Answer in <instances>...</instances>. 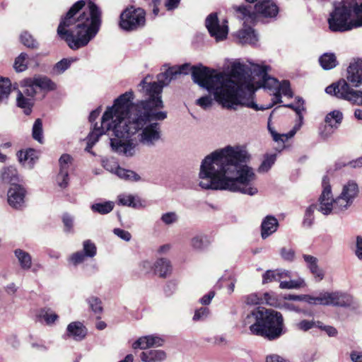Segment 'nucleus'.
Instances as JSON below:
<instances>
[{
  "label": "nucleus",
  "mask_w": 362,
  "mask_h": 362,
  "mask_svg": "<svg viewBox=\"0 0 362 362\" xmlns=\"http://www.w3.org/2000/svg\"><path fill=\"white\" fill-rule=\"evenodd\" d=\"M146 99L139 100L130 110L128 117L119 121L112 129L110 147L112 151L126 157L135 155L136 141L132 136L141 132L139 141L151 147L161 138L160 125L158 121L167 118V112L160 111L164 105L160 87L153 85L148 92H143Z\"/></svg>",
  "instance_id": "1"
},
{
  "label": "nucleus",
  "mask_w": 362,
  "mask_h": 362,
  "mask_svg": "<svg viewBox=\"0 0 362 362\" xmlns=\"http://www.w3.org/2000/svg\"><path fill=\"white\" fill-rule=\"evenodd\" d=\"M247 151L240 146H227L204 158L200 165L199 186L204 189L228 190L253 196L256 175L247 165Z\"/></svg>",
  "instance_id": "2"
},
{
  "label": "nucleus",
  "mask_w": 362,
  "mask_h": 362,
  "mask_svg": "<svg viewBox=\"0 0 362 362\" xmlns=\"http://www.w3.org/2000/svg\"><path fill=\"white\" fill-rule=\"evenodd\" d=\"M250 72L248 66L240 62L232 64L230 74L206 66L194 67L192 80L213 93L214 100L223 107L236 110L234 104L239 103L238 98H247L255 95Z\"/></svg>",
  "instance_id": "3"
},
{
  "label": "nucleus",
  "mask_w": 362,
  "mask_h": 362,
  "mask_svg": "<svg viewBox=\"0 0 362 362\" xmlns=\"http://www.w3.org/2000/svg\"><path fill=\"white\" fill-rule=\"evenodd\" d=\"M76 2L62 18L57 28L58 35L69 48L77 50L86 47L95 37L101 24V11L90 0Z\"/></svg>",
  "instance_id": "4"
},
{
  "label": "nucleus",
  "mask_w": 362,
  "mask_h": 362,
  "mask_svg": "<svg viewBox=\"0 0 362 362\" xmlns=\"http://www.w3.org/2000/svg\"><path fill=\"white\" fill-rule=\"evenodd\" d=\"M250 332L269 341L276 340L285 333L284 318L281 313L258 307L248 313L243 320Z\"/></svg>",
  "instance_id": "5"
},
{
  "label": "nucleus",
  "mask_w": 362,
  "mask_h": 362,
  "mask_svg": "<svg viewBox=\"0 0 362 362\" xmlns=\"http://www.w3.org/2000/svg\"><path fill=\"white\" fill-rule=\"evenodd\" d=\"M327 22L329 30L334 33L362 27V0H343L334 4Z\"/></svg>",
  "instance_id": "6"
},
{
  "label": "nucleus",
  "mask_w": 362,
  "mask_h": 362,
  "mask_svg": "<svg viewBox=\"0 0 362 362\" xmlns=\"http://www.w3.org/2000/svg\"><path fill=\"white\" fill-rule=\"evenodd\" d=\"M323 190L319 197V211L324 215L329 214L333 210L339 213L348 209L358 196L359 187L356 181L350 180L342 187L340 194L334 199L332 197L331 186L327 176L322 179Z\"/></svg>",
  "instance_id": "7"
},
{
  "label": "nucleus",
  "mask_w": 362,
  "mask_h": 362,
  "mask_svg": "<svg viewBox=\"0 0 362 362\" xmlns=\"http://www.w3.org/2000/svg\"><path fill=\"white\" fill-rule=\"evenodd\" d=\"M235 16L247 23H255L257 14L266 18H275L279 13V7L272 0H263L257 2L255 6V12L251 11V6L245 5L233 6Z\"/></svg>",
  "instance_id": "8"
},
{
  "label": "nucleus",
  "mask_w": 362,
  "mask_h": 362,
  "mask_svg": "<svg viewBox=\"0 0 362 362\" xmlns=\"http://www.w3.org/2000/svg\"><path fill=\"white\" fill-rule=\"evenodd\" d=\"M134 93L132 91H127L120 95L114 103L112 107L108 108L102 117V126L107 125V129H113L114 126L119 123L122 119L128 117V114L136 103L129 106V103L133 99Z\"/></svg>",
  "instance_id": "9"
},
{
  "label": "nucleus",
  "mask_w": 362,
  "mask_h": 362,
  "mask_svg": "<svg viewBox=\"0 0 362 362\" xmlns=\"http://www.w3.org/2000/svg\"><path fill=\"white\" fill-rule=\"evenodd\" d=\"M202 64L199 66H191L189 64L185 63L178 66H171L167 69L163 73H160L157 76V82L147 83L146 79H143L139 86L141 87L140 90L142 92H148V88L153 85H156L160 88L161 92L163 88L168 86L172 80L176 79L178 75L188 74L190 71L192 74L194 67H202Z\"/></svg>",
  "instance_id": "10"
},
{
  "label": "nucleus",
  "mask_w": 362,
  "mask_h": 362,
  "mask_svg": "<svg viewBox=\"0 0 362 362\" xmlns=\"http://www.w3.org/2000/svg\"><path fill=\"white\" fill-rule=\"evenodd\" d=\"M146 24V12L143 8L129 6L120 14L119 26L130 32L143 28Z\"/></svg>",
  "instance_id": "11"
},
{
  "label": "nucleus",
  "mask_w": 362,
  "mask_h": 362,
  "mask_svg": "<svg viewBox=\"0 0 362 362\" xmlns=\"http://www.w3.org/2000/svg\"><path fill=\"white\" fill-rule=\"evenodd\" d=\"M327 94L335 95L340 99L346 100L354 103H357L356 90L351 88L347 81L344 79H340L337 83H333L325 88Z\"/></svg>",
  "instance_id": "12"
},
{
  "label": "nucleus",
  "mask_w": 362,
  "mask_h": 362,
  "mask_svg": "<svg viewBox=\"0 0 362 362\" xmlns=\"http://www.w3.org/2000/svg\"><path fill=\"white\" fill-rule=\"evenodd\" d=\"M323 305L354 308L356 303L352 296L342 291L324 292Z\"/></svg>",
  "instance_id": "13"
},
{
  "label": "nucleus",
  "mask_w": 362,
  "mask_h": 362,
  "mask_svg": "<svg viewBox=\"0 0 362 362\" xmlns=\"http://www.w3.org/2000/svg\"><path fill=\"white\" fill-rule=\"evenodd\" d=\"M205 25L210 35L217 41L226 38L228 32V26L225 24L221 25L219 23L216 13H211L206 17Z\"/></svg>",
  "instance_id": "14"
},
{
  "label": "nucleus",
  "mask_w": 362,
  "mask_h": 362,
  "mask_svg": "<svg viewBox=\"0 0 362 362\" xmlns=\"http://www.w3.org/2000/svg\"><path fill=\"white\" fill-rule=\"evenodd\" d=\"M25 194L26 190L22 185L12 183L7 193L8 204L16 209H23L25 206Z\"/></svg>",
  "instance_id": "15"
},
{
  "label": "nucleus",
  "mask_w": 362,
  "mask_h": 362,
  "mask_svg": "<svg viewBox=\"0 0 362 362\" xmlns=\"http://www.w3.org/2000/svg\"><path fill=\"white\" fill-rule=\"evenodd\" d=\"M347 81L354 87L362 84V60L351 62L347 69Z\"/></svg>",
  "instance_id": "16"
},
{
  "label": "nucleus",
  "mask_w": 362,
  "mask_h": 362,
  "mask_svg": "<svg viewBox=\"0 0 362 362\" xmlns=\"http://www.w3.org/2000/svg\"><path fill=\"white\" fill-rule=\"evenodd\" d=\"M269 66H259L256 65L254 71L259 76L262 77V86L264 88L269 90L277 89L279 86V81L274 77H271L268 74V70Z\"/></svg>",
  "instance_id": "17"
},
{
  "label": "nucleus",
  "mask_w": 362,
  "mask_h": 362,
  "mask_svg": "<svg viewBox=\"0 0 362 362\" xmlns=\"http://www.w3.org/2000/svg\"><path fill=\"white\" fill-rule=\"evenodd\" d=\"M163 344V339L158 336L148 335L140 337L133 344L134 349H146L151 346H160Z\"/></svg>",
  "instance_id": "18"
},
{
  "label": "nucleus",
  "mask_w": 362,
  "mask_h": 362,
  "mask_svg": "<svg viewBox=\"0 0 362 362\" xmlns=\"http://www.w3.org/2000/svg\"><path fill=\"white\" fill-rule=\"evenodd\" d=\"M278 226V220L274 216H267L261 224V236L262 239H266L276 232Z\"/></svg>",
  "instance_id": "19"
},
{
  "label": "nucleus",
  "mask_w": 362,
  "mask_h": 362,
  "mask_svg": "<svg viewBox=\"0 0 362 362\" xmlns=\"http://www.w3.org/2000/svg\"><path fill=\"white\" fill-rule=\"evenodd\" d=\"M110 131H112V129H107V125H104L103 127V126H102V122L100 123V126H98V123H95L93 131L90 132L87 136V145L86 147V151L88 152H91V148L98 141L99 137Z\"/></svg>",
  "instance_id": "20"
},
{
  "label": "nucleus",
  "mask_w": 362,
  "mask_h": 362,
  "mask_svg": "<svg viewBox=\"0 0 362 362\" xmlns=\"http://www.w3.org/2000/svg\"><path fill=\"white\" fill-rule=\"evenodd\" d=\"M67 335L73 337L76 341H81L85 338L87 329L80 322H71L66 328Z\"/></svg>",
  "instance_id": "21"
},
{
  "label": "nucleus",
  "mask_w": 362,
  "mask_h": 362,
  "mask_svg": "<svg viewBox=\"0 0 362 362\" xmlns=\"http://www.w3.org/2000/svg\"><path fill=\"white\" fill-rule=\"evenodd\" d=\"M172 265L166 258L158 259L153 264V273L161 278H166L172 272Z\"/></svg>",
  "instance_id": "22"
},
{
  "label": "nucleus",
  "mask_w": 362,
  "mask_h": 362,
  "mask_svg": "<svg viewBox=\"0 0 362 362\" xmlns=\"http://www.w3.org/2000/svg\"><path fill=\"white\" fill-rule=\"evenodd\" d=\"M303 257L307 264V267L317 281L323 279L325 274L317 265V259L310 255H303Z\"/></svg>",
  "instance_id": "23"
},
{
  "label": "nucleus",
  "mask_w": 362,
  "mask_h": 362,
  "mask_svg": "<svg viewBox=\"0 0 362 362\" xmlns=\"http://www.w3.org/2000/svg\"><path fill=\"white\" fill-rule=\"evenodd\" d=\"M165 358L166 354L162 350H147L141 354V359L144 362H160Z\"/></svg>",
  "instance_id": "24"
},
{
  "label": "nucleus",
  "mask_w": 362,
  "mask_h": 362,
  "mask_svg": "<svg viewBox=\"0 0 362 362\" xmlns=\"http://www.w3.org/2000/svg\"><path fill=\"white\" fill-rule=\"evenodd\" d=\"M238 37L242 44L255 45L258 40L255 30L251 27L239 30Z\"/></svg>",
  "instance_id": "25"
},
{
  "label": "nucleus",
  "mask_w": 362,
  "mask_h": 362,
  "mask_svg": "<svg viewBox=\"0 0 362 362\" xmlns=\"http://www.w3.org/2000/svg\"><path fill=\"white\" fill-rule=\"evenodd\" d=\"M319 63L325 70H330L338 65L337 57L334 53L326 52L319 58Z\"/></svg>",
  "instance_id": "26"
},
{
  "label": "nucleus",
  "mask_w": 362,
  "mask_h": 362,
  "mask_svg": "<svg viewBox=\"0 0 362 362\" xmlns=\"http://www.w3.org/2000/svg\"><path fill=\"white\" fill-rule=\"evenodd\" d=\"M33 79L32 83H34L38 90L50 91L57 88V85L47 76L33 77Z\"/></svg>",
  "instance_id": "27"
},
{
  "label": "nucleus",
  "mask_w": 362,
  "mask_h": 362,
  "mask_svg": "<svg viewBox=\"0 0 362 362\" xmlns=\"http://www.w3.org/2000/svg\"><path fill=\"white\" fill-rule=\"evenodd\" d=\"M342 119L343 114L341 112L333 110L326 115L325 122L330 129H337L341 123Z\"/></svg>",
  "instance_id": "28"
},
{
  "label": "nucleus",
  "mask_w": 362,
  "mask_h": 362,
  "mask_svg": "<svg viewBox=\"0 0 362 362\" xmlns=\"http://www.w3.org/2000/svg\"><path fill=\"white\" fill-rule=\"evenodd\" d=\"M33 104V98L26 97V95H23L21 91H18L17 95V105L19 107L23 109L25 115H28L30 114Z\"/></svg>",
  "instance_id": "29"
},
{
  "label": "nucleus",
  "mask_w": 362,
  "mask_h": 362,
  "mask_svg": "<svg viewBox=\"0 0 362 362\" xmlns=\"http://www.w3.org/2000/svg\"><path fill=\"white\" fill-rule=\"evenodd\" d=\"M14 254L23 269L28 270L30 269L32 266V257L28 252L21 249H16L14 251Z\"/></svg>",
  "instance_id": "30"
},
{
  "label": "nucleus",
  "mask_w": 362,
  "mask_h": 362,
  "mask_svg": "<svg viewBox=\"0 0 362 362\" xmlns=\"http://www.w3.org/2000/svg\"><path fill=\"white\" fill-rule=\"evenodd\" d=\"M115 174L121 179L131 182H139L141 180V177L136 172L122 168L117 166L115 170Z\"/></svg>",
  "instance_id": "31"
},
{
  "label": "nucleus",
  "mask_w": 362,
  "mask_h": 362,
  "mask_svg": "<svg viewBox=\"0 0 362 362\" xmlns=\"http://www.w3.org/2000/svg\"><path fill=\"white\" fill-rule=\"evenodd\" d=\"M254 98V95L250 98H238V100L239 103L234 104V107L236 108L237 105L245 106L250 108H252L255 110H264L272 107V105L269 104L267 106L261 105L259 106L254 101L251 100Z\"/></svg>",
  "instance_id": "32"
},
{
  "label": "nucleus",
  "mask_w": 362,
  "mask_h": 362,
  "mask_svg": "<svg viewBox=\"0 0 362 362\" xmlns=\"http://www.w3.org/2000/svg\"><path fill=\"white\" fill-rule=\"evenodd\" d=\"M114 202L107 201L103 203H95L91 205L90 209L93 212L100 214H107L114 209Z\"/></svg>",
  "instance_id": "33"
},
{
  "label": "nucleus",
  "mask_w": 362,
  "mask_h": 362,
  "mask_svg": "<svg viewBox=\"0 0 362 362\" xmlns=\"http://www.w3.org/2000/svg\"><path fill=\"white\" fill-rule=\"evenodd\" d=\"M320 208V204H313L309 206L305 212L303 221V225L305 227H311L314 223V212L315 210L319 211Z\"/></svg>",
  "instance_id": "34"
},
{
  "label": "nucleus",
  "mask_w": 362,
  "mask_h": 362,
  "mask_svg": "<svg viewBox=\"0 0 362 362\" xmlns=\"http://www.w3.org/2000/svg\"><path fill=\"white\" fill-rule=\"evenodd\" d=\"M33 81H34L33 78H25L23 81V87L24 88L23 93L27 97H30L33 99L37 94L38 89L34 83H32Z\"/></svg>",
  "instance_id": "35"
},
{
  "label": "nucleus",
  "mask_w": 362,
  "mask_h": 362,
  "mask_svg": "<svg viewBox=\"0 0 362 362\" xmlns=\"http://www.w3.org/2000/svg\"><path fill=\"white\" fill-rule=\"evenodd\" d=\"M304 103H305L304 100L301 97L298 96L296 98V103L295 104H293V103L286 104V105H283L281 107H288V108L293 110V111H295L296 115L299 117L300 119H303L302 112L305 110V107H304Z\"/></svg>",
  "instance_id": "36"
},
{
  "label": "nucleus",
  "mask_w": 362,
  "mask_h": 362,
  "mask_svg": "<svg viewBox=\"0 0 362 362\" xmlns=\"http://www.w3.org/2000/svg\"><path fill=\"white\" fill-rule=\"evenodd\" d=\"M32 136L35 141L40 144L43 143L42 121L40 118L37 119L33 124Z\"/></svg>",
  "instance_id": "37"
},
{
  "label": "nucleus",
  "mask_w": 362,
  "mask_h": 362,
  "mask_svg": "<svg viewBox=\"0 0 362 362\" xmlns=\"http://www.w3.org/2000/svg\"><path fill=\"white\" fill-rule=\"evenodd\" d=\"M20 40L21 43L25 47L31 49L38 48L39 44L34 39L33 35L27 31H23L20 35Z\"/></svg>",
  "instance_id": "38"
},
{
  "label": "nucleus",
  "mask_w": 362,
  "mask_h": 362,
  "mask_svg": "<svg viewBox=\"0 0 362 362\" xmlns=\"http://www.w3.org/2000/svg\"><path fill=\"white\" fill-rule=\"evenodd\" d=\"M2 180L4 182L11 183V185L16 183V182L18 181L16 169L11 166L5 168L2 173Z\"/></svg>",
  "instance_id": "39"
},
{
  "label": "nucleus",
  "mask_w": 362,
  "mask_h": 362,
  "mask_svg": "<svg viewBox=\"0 0 362 362\" xmlns=\"http://www.w3.org/2000/svg\"><path fill=\"white\" fill-rule=\"evenodd\" d=\"M11 83L8 78H0V103L7 98L11 93Z\"/></svg>",
  "instance_id": "40"
},
{
  "label": "nucleus",
  "mask_w": 362,
  "mask_h": 362,
  "mask_svg": "<svg viewBox=\"0 0 362 362\" xmlns=\"http://www.w3.org/2000/svg\"><path fill=\"white\" fill-rule=\"evenodd\" d=\"M85 255L88 258H93L96 255L97 247L90 240H86L83 243V250Z\"/></svg>",
  "instance_id": "41"
},
{
  "label": "nucleus",
  "mask_w": 362,
  "mask_h": 362,
  "mask_svg": "<svg viewBox=\"0 0 362 362\" xmlns=\"http://www.w3.org/2000/svg\"><path fill=\"white\" fill-rule=\"evenodd\" d=\"M276 155L275 154H271V155H267L259 165L258 168L259 173H266L267 172L273 165V164L275 163L276 160Z\"/></svg>",
  "instance_id": "42"
},
{
  "label": "nucleus",
  "mask_w": 362,
  "mask_h": 362,
  "mask_svg": "<svg viewBox=\"0 0 362 362\" xmlns=\"http://www.w3.org/2000/svg\"><path fill=\"white\" fill-rule=\"evenodd\" d=\"M304 285V280L300 278L296 280H291L288 281H280L279 287L281 289H296L303 286Z\"/></svg>",
  "instance_id": "43"
},
{
  "label": "nucleus",
  "mask_w": 362,
  "mask_h": 362,
  "mask_svg": "<svg viewBox=\"0 0 362 362\" xmlns=\"http://www.w3.org/2000/svg\"><path fill=\"white\" fill-rule=\"evenodd\" d=\"M18 159L20 162H26L29 161L30 163H33L35 161L36 156V151L33 148H29L26 150L25 151H19L18 154Z\"/></svg>",
  "instance_id": "44"
},
{
  "label": "nucleus",
  "mask_w": 362,
  "mask_h": 362,
  "mask_svg": "<svg viewBox=\"0 0 362 362\" xmlns=\"http://www.w3.org/2000/svg\"><path fill=\"white\" fill-rule=\"evenodd\" d=\"M207 245L206 238L203 235H196L191 240V245L196 250H202Z\"/></svg>",
  "instance_id": "45"
},
{
  "label": "nucleus",
  "mask_w": 362,
  "mask_h": 362,
  "mask_svg": "<svg viewBox=\"0 0 362 362\" xmlns=\"http://www.w3.org/2000/svg\"><path fill=\"white\" fill-rule=\"evenodd\" d=\"M90 308L95 314H101L103 312L102 302L100 298L90 296L87 299Z\"/></svg>",
  "instance_id": "46"
},
{
  "label": "nucleus",
  "mask_w": 362,
  "mask_h": 362,
  "mask_svg": "<svg viewBox=\"0 0 362 362\" xmlns=\"http://www.w3.org/2000/svg\"><path fill=\"white\" fill-rule=\"evenodd\" d=\"M119 204L123 206H128L133 208H137L140 205L139 201L135 202L132 195H119L118 197Z\"/></svg>",
  "instance_id": "47"
},
{
  "label": "nucleus",
  "mask_w": 362,
  "mask_h": 362,
  "mask_svg": "<svg viewBox=\"0 0 362 362\" xmlns=\"http://www.w3.org/2000/svg\"><path fill=\"white\" fill-rule=\"evenodd\" d=\"M28 55L25 53L22 52L15 60L13 67L17 72H21L27 69V64H25V59Z\"/></svg>",
  "instance_id": "48"
},
{
  "label": "nucleus",
  "mask_w": 362,
  "mask_h": 362,
  "mask_svg": "<svg viewBox=\"0 0 362 362\" xmlns=\"http://www.w3.org/2000/svg\"><path fill=\"white\" fill-rule=\"evenodd\" d=\"M277 91L287 96L290 98L293 97V93L291 89L290 82L287 80L283 81L281 83H279V86L276 89Z\"/></svg>",
  "instance_id": "49"
},
{
  "label": "nucleus",
  "mask_w": 362,
  "mask_h": 362,
  "mask_svg": "<svg viewBox=\"0 0 362 362\" xmlns=\"http://www.w3.org/2000/svg\"><path fill=\"white\" fill-rule=\"evenodd\" d=\"M71 64V60L67 59H62L54 65L53 71L57 74H62L69 68Z\"/></svg>",
  "instance_id": "50"
},
{
  "label": "nucleus",
  "mask_w": 362,
  "mask_h": 362,
  "mask_svg": "<svg viewBox=\"0 0 362 362\" xmlns=\"http://www.w3.org/2000/svg\"><path fill=\"white\" fill-rule=\"evenodd\" d=\"M324 293H320L317 297H313L310 295H303V301L307 302L311 305H322L324 302Z\"/></svg>",
  "instance_id": "51"
},
{
  "label": "nucleus",
  "mask_w": 362,
  "mask_h": 362,
  "mask_svg": "<svg viewBox=\"0 0 362 362\" xmlns=\"http://www.w3.org/2000/svg\"><path fill=\"white\" fill-rule=\"evenodd\" d=\"M196 104L202 108L206 110L212 106L213 99L211 95H206L197 99Z\"/></svg>",
  "instance_id": "52"
},
{
  "label": "nucleus",
  "mask_w": 362,
  "mask_h": 362,
  "mask_svg": "<svg viewBox=\"0 0 362 362\" xmlns=\"http://www.w3.org/2000/svg\"><path fill=\"white\" fill-rule=\"evenodd\" d=\"M57 181L59 186L62 188H65L68 185L69 181V172L68 170H60L57 177Z\"/></svg>",
  "instance_id": "53"
},
{
  "label": "nucleus",
  "mask_w": 362,
  "mask_h": 362,
  "mask_svg": "<svg viewBox=\"0 0 362 362\" xmlns=\"http://www.w3.org/2000/svg\"><path fill=\"white\" fill-rule=\"evenodd\" d=\"M40 317L45 320L47 325H50L58 318V315L50 310L41 311Z\"/></svg>",
  "instance_id": "54"
},
{
  "label": "nucleus",
  "mask_w": 362,
  "mask_h": 362,
  "mask_svg": "<svg viewBox=\"0 0 362 362\" xmlns=\"http://www.w3.org/2000/svg\"><path fill=\"white\" fill-rule=\"evenodd\" d=\"M272 281H279L276 270H267L262 275V284H268Z\"/></svg>",
  "instance_id": "55"
},
{
  "label": "nucleus",
  "mask_w": 362,
  "mask_h": 362,
  "mask_svg": "<svg viewBox=\"0 0 362 362\" xmlns=\"http://www.w3.org/2000/svg\"><path fill=\"white\" fill-rule=\"evenodd\" d=\"M160 219L165 224L170 225L176 222L178 217L175 212L172 211L163 214Z\"/></svg>",
  "instance_id": "56"
},
{
  "label": "nucleus",
  "mask_w": 362,
  "mask_h": 362,
  "mask_svg": "<svg viewBox=\"0 0 362 362\" xmlns=\"http://www.w3.org/2000/svg\"><path fill=\"white\" fill-rule=\"evenodd\" d=\"M86 258H88V257H86V255H85L84 252L81 250V251H78L76 252L73 253L71 255L69 260L74 265H77V264H81L83 262H84Z\"/></svg>",
  "instance_id": "57"
},
{
  "label": "nucleus",
  "mask_w": 362,
  "mask_h": 362,
  "mask_svg": "<svg viewBox=\"0 0 362 362\" xmlns=\"http://www.w3.org/2000/svg\"><path fill=\"white\" fill-rule=\"evenodd\" d=\"M72 158L69 154H63L59 160V166H60V170H68L69 164L71 163Z\"/></svg>",
  "instance_id": "58"
},
{
  "label": "nucleus",
  "mask_w": 362,
  "mask_h": 362,
  "mask_svg": "<svg viewBox=\"0 0 362 362\" xmlns=\"http://www.w3.org/2000/svg\"><path fill=\"white\" fill-rule=\"evenodd\" d=\"M209 310L207 308H200L197 310L193 316L194 321L204 320L209 315Z\"/></svg>",
  "instance_id": "59"
},
{
  "label": "nucleus",
  "mask_w": 362,
  "mask_h": 362,
  "mask_svg": "<svg viewBox=\"0 0 362 362\" xmlns=\"http://www.w3.org/2000/svg\"><path fill=\"white\" fill-rule=\"evenodd\" d=\"M281 257L286 261L292 262L295 257V251L293 249L282 247L280 251Z\"/></svg>",
  "instance_id": "60"
},
{
  "label": "nucleus",
  "mask_w": 362,
  "mask_h": 362,
  "mask_svg": "<svg viewBox=\"0 0 362 362\" xmlns=\"http://www.w3.org/2000/svg\"><path fill=\"white\" fill-rule=\"evenodd\" d=\"M262 296H259L257 293H252L245 297V303L247 305L262 304Z\"/></svg>",
  "instance_id": "61"
},
{
  "label": "nucleus",
  "mask_w": 362,
  "mask_h": 362,
  "mask_svg": "<svg viewBox=\"0 0 362 362\" xmlns=\"http://www.w3.org/2000/svg\"><path fill=\"white\" fill-rule=\"evenodd\" d=\"M316 323L314 321L303 320L297 324L298 329L303 331H308L313 327H315Z\"/></svg>",
  "instance_id": "62"
},
{
  "label": "nucleus",
  "mask_w": 362,
  "mask_h": 362,
  "mask_svg": "<svg viewBox=\"0 0 362 362\" xmlns=\"http://www.w3.org/2000/svg\"><path fill=\"white\" fill-rule=\"evenodd\" d=\"M268 129H269L270 134H272L273 139L275 141H276V142L281 141L282 143H284L285 141H286L288 140L287 135H286L284 134H278L277 132H276V131L273 128H272L270 127L269 124L268 125Z\"/></svg>",
  "instance_id": "63"
},
{
  "label": "nucleus",
  "mask_w": 362,
  "mask_h": 362,
  "mask_svg": "<svg viewBox=\"0 0 362 362\" xmlns=\"http://www.w3.org/2000/svg\"><path fill=\"white\" fill-rule=\"evenodd\" d=\"M62 221H63V223L65 227V231H66V232L71 231L73 226H74L73 218L70 215L66 214L63 215Z\"/></svg>",
  "instance_id": "64"
}]
</instances>
